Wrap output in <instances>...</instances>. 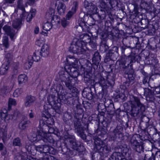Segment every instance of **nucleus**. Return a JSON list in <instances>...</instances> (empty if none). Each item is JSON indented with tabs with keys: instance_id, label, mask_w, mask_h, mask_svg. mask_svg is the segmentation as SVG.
<instances>
[{
	"instance_id": "ea45409f",
	"label": "nucleus",
	"mask_w": 160,
	"mask_h": 160,
	"mask_svg": "<svg viewBox=\"0 0 160 160\" xmlns=\"http://www.w3.org/2000/svg\"><path fill=\"white\" fill-rule=\"evenodd\" d=\"M80 38L82 39V41L84 42L85 43L89 42L91 41L90 36L87 34H83L81 35Z\"/></svg>"
},
{
	"instance_id": "dca6fc26",
	"label": "nucleus",
	"mask_w": 160,
	"mask_h": 160,
	"mask_svg": "<svg viewBox=\"0 0 160 160\" xmlns=\"http://www.w3.org/2000/svg\"><path fill=\"white\" fill-rule=\"evenodd\" d=\"M131 109L128 113L132 117H137L139 114L141 115L143 114L144 112H142L140 111V108L137 107H135L131 105Z\"/></svg>"
},
{
	"instance_id": "a211bd4d",
	"label": "nucleus",
	"mask_w": 160,
	"mask_h": 160,
	"mask_svg": "<svg viewBox=\"0 0 160 160\" xmlns=\"http://www.w3.org/2000/svg\"><path fill=\"white\" fill-rule=\"evenodd\" d=\"M68 64L66 65L73 66L74 67H77L78 60L74 57L71 55H68L67 57Z\"/></svg>"
},
{
	"instance_id": "39448f33",
	"label": "nucleus",
	"mask_w": 160,
	"mask_h": 160,
	"mask_svg": "<svg viewBox=\"0 0 160 160\" xmlns=\"http://www.w3.org/2000/svg\"><path fill=\"white\" fill-rule=\"evenodd\" d=\"M59 78L61 82H65L66 87L71 91L72 92H76L77 90V88L73 86V84L72 82L74 80L70 78L68 73L62 71L59 72Z\"/></svg>"
},
{
	"instance_id": "6e6d98bb",
	"label": "nucleus",
	"mask_w": 160,
	"mask_h": 160,
	"mask_svg": "<svg viewBox=\"0 0 160 160\" xmlns=\"http://www.w3.org/2000/svg\"><path fill=\"white\" fill-rule=\"evenodd\" d=\"M44 145H41L35 146L36 150L37 151L40 153H43Z\"/></svg>"
},
{
	"instance_id": "680f3d73",
	"label": "nucleus",
	"mask_w": 160,
	"mask_h": 160,
	"mask_svg": "<svg viewBox=\"0 0 160 160\" xmlns=\"http://www.w3.org/2000/svg\"><path fill=\"white\" fill-rule=\"evenodd\" d=\"M35 10H32V11L33 12L32 13H31L30 15L29 14L27 18V21H30L31 19H32V18L34 17L35 16V13L34 12V11H35Z\"/></svg>"
},
{
	"instance_id": "a18cd8bd",
	"label": "nucleus",
	"mask_w": 160,
	"mask_h": 160,
	"mask_svg": "<svg viewBox=\"0 0 160 160\" xmlns=\"http://www.w3.org/2000/svg\"><path fill=\"white\" fill-rule=\"evenodd\" d=\"M52 28V25L48 22L45 23L43 25V29L46 31H49Z\"/></svg>"
},
{
	"instance_id": "bb28decb",
	"label": "nucleus",
	"mask_w": 160,
	"mask_h": 160,
	"mask_svg": "<svg viewBox=\"0 0 160 160\" xmlns=\"http://www.w3.org/2000/svg\"><path fill=\"white\" fill-rule=\"evenodd\" d=\"M40 56H41V53L39 50H36L34 52L33 56H30L28 57L30 60H33V61L37 62L40 58Z\"/></svg>"
},
{
	"instance_id": "473e14b6",
	"label": "nucleus",
	"mask_w": 160,
	"mask_h": 160,
	"mask_svg": "<svg viewBox=\"0 0 160 160\" xmlns=\"http://www.w3.org/2000/svg\"><path fill=\"white\" fill-rule=\"evenodd\" d=\"M123 155L121 152L116 151L115 152L113 153L111 158H113L114 157L116 160H122L123 158L122 157Z\"/></svg>"
},
{
	"instance_id": "2eb2a0df",
	"label": "nucleus",
	"mask_w": 160,
	"mask_h": 160,
	"mask_svg": "<svg viewBox=\"0 0 160 160\" xmlns=\"http://www.w3.org/2000/svg\"><path fill=\"white\" fill-rule=\"evenodd\" d=\"M55 11L54 9L50 8L49 10L46 14V18L48 19H51V21L54 20L55 18H56L57 22H60L59 19V17L57 16H55Z\"/></svg>"
},
{
	"instance_id": "5fc2aeb1",
	"label": "nucleus",
	"mask_w": 160,
	"mask_h": 160,
	"mask_svg": "<svg viewBox=\"0 0 160 160\" xmlns=\"http://www.w3.org/2000/svg\"><path fill=\"white\" fill-rule=\"evenodd\" d=\"M16 101L15 99L12 98H10L8 101V110L9 111L11 109L10 105H15Z\"/></svg>"
},
{
	"instance_id": "0e129e2a",
	"label": "nucleus",
	"mask_w": 160,
	"mask_h": 160,
	"mask_svg": "<svg viewBox=\"0 0 160 160\" xmlns=\"http://www.w3.org/2000/svg\"><path fill=\"white\" fill-rule=\"evenodd\" d=\"M100 6L102 8V9H105L107 7V4L106 2L104 1V0L100 1Z\"/></svg>"
},
{
	"instance_id": "a19ab883",
	"label": "nucleus",
	"mask_w": 160,
	"mask_h": 160,
	"mask_svg": "<svg viewBox=\"0 0 160 160\" xmlns=\"http://www.w3.org/2000/svg\"><path fill=\"white\" fill-rule=\"evenodd\" d=\"M22 143L20 139L17 138L14 139L12 141V145L14 146H19L20 147L22 146Z\"/></svg>"
},
{
	"instance_id": "2f4dec72",
	"label": "nucleus",
	"mask_w": 160,
	"mask_h": 160,
	"mask_svg": "<svg viewBox=\"0 0 160 160\" xmlns=\"http://www.w3.org/2000/svg\"><path fill=\"white\" fill-rule=\"evenodd\" d=\"M9 67V64L5 63L3 64L0 68V73L3 75L6 73Z\"/></svg>"
},
{
	"instance_id": "052dcab7",
	"label": "nucleus",
	"mask_w": 160,
	"mask_h": 160,
	"mask_svg": "<svg viewBox=\"0 0 160 160\" xmlns=\"http://www.w3.org/2000/svg\"><path fill=\"white\" fill-rule=\"evenodd\" d=\"M90 89L91 91L90 93H88V95H87V98H91V99H92L93 96L94 95V93L92 91V90L93 89L95 91V90L94 87L90 88Z\"/></svg>"
},
{
	"instance_id": "e433bc0d",
	"label": "nucleus",
	"mask_w": 160,
	"mask_h": 160,
	"mask_svg": "<svg viewBox=\"0 0 160 160\" xmlns=\"http://www.w3.org/2000/svg\"><path fill=\"white\" fill-rule=\"evenodd\" d=\"M64 68L66 72H68L69 75L72 72H73L77 70V67H74L73 66L70 65H66Z\"/></svg>"
},
{
	"instance_id": "c9c22d12",
	"label": "nucleus",
	"mask_w": 160,
	"mask_h": 160,
	"mask_svg": "<svg viewBox=\"0 0 160 160\" xmlns=\"http://www.w3.org/2000/svg\"><path fill=\"white\" fill-rule=\"evenodd\" d=\"M28 80V78L24 74L20 75L18 78L19 84H22L26 82Z\"/></svg>"
},
{
	"instance_id": "7c9ffc66",
	"label": "nucleus",
	"mask_w": 160,
	"mask_h": 160,
	"mask_svg": "<svg viewBox=\"0 0 160 160\" xmlns=\"http://www.w3.org/2000/svg\"><path fill=\"white\" fill-rule=\"evenodd\" d=\"M115 150L118 152H120L122 153V155H125L128 151V149L126 147L122 146H118L115 148Z\"/></svg>"
},
{
	"instance_id": "49530a36",
	"label": "nucleus",
	"mask_w": 160,
	"mask_h": 160,
	"mask_svg": "<svg viewBox=\"0 0 160 160\" xmlns=\"http://www.w3.org/2000/svg\"><path fill=\"white\" fill-rule=\"evenodd\" d=\"M22 90L21 88H18L13 92V97L17 98L19 96L22 92Z\"/></svg>"
},
{
	"instance_id": "423d86ee",
	"label": "nucleus",
	"mask_w": 160,
	"mask_h": 160,
	"mask_svg": "<svg viewBox=\"0 0 160 160\" xmlns=\"http://www.w3.org/2000/svg\"><path fill=\"white\" fill-rule=\"evenodd\" d=\"M74 128L75 132L83 140L86 139L85 134L84 128L82 126L80 119L76 118L73 120Z\"/></svg>"
},
{
	"instance_id": "9b49d317",
	"label": "nucleus",
	"mask_w": 160,
	"mask_h": 160,
	"mask_svg": "<svg viewBox=\"0 0 160 160\" xmlns=\"http://www.w3.org/2000/svg\"><path fill=\"white\" fill-rule=\"evenodd\" d=\"M131 65H130V67L129 68L128 70L127 71H125L124 74L125 77L127 79L126 82L129 85L130 83L132 82H133V80L134 79V70L131 67Z\"/></svg>"
},
{
	"instance_id": "603ef678",
	"label": "nucleus",
	"mask_w": 160,
	"mask_h": 160,
	"mask_svg": "<svg viewBox=\"0 0 160 160\" xmlns=\"http://www.w3.org/2000/svg\"><path fill=\"white\" fill-rule=\"evenodd\" d=\"M5 57L6 58V60H7V62H6V63L8 64H10V62L12 59V55L11 53H8L6 55Z\"/></svg>"
},
{
	"instance_id": "f8f14e48",
	"label": "nucleus",
	"mask_w": 160,
	"mask_h": 160,
	"mask_svg": "<svg viewBox=\"0 0 160 160\" xmlns=\"http://www.w3.org/2000/svg\"><path fill=\"white\" fill-rule=\"evenodd\" d=\"M129 64L127 63L126 61L122 62L119 65H116L115 66V70L117 72H118L120 73H125V71H127L128 70Z\"/></svg>"
},
{
	"instance_id": "69168bd1",
	"label": "nucleus",
	"mask_w": 160,
	"mask_h": 160,
	"mask_svg": "<svg viewBox=\"0 0 160 160\" xmlns=\"http://www.w3.org/2000/svg\"><path fill=\"white\" fill-rule=\"evenodd\" d=\"M7 137V133L6 132H2L0 130V138L1 137L5 139Z\"/></svg>"
},
{
	"instance_id": "de8ad7c7",
	"label": "nucleus",
	"mask_w": 160,
	"mask_h": 160,
	"mask_svg": "<svg viewBox=\"0 0 160 160\" xmlns=\"http://www.w3.org/2000/svg\"><path fill=\"white\" fill-rule=\"evenodd\" d=\"M18 9L23 10L24 9V6L23 4V0H18L17 4Z\"/></svg>"
},
{
	"instance_id": "f3484780",
	"label": "nucleus",
	"mask_w": 160,
	"mask_h": 160,
	"mask_svg": "<svg viewBox=\"0 0 160 160\" xmlns=\"http://www.w3.org/2000/svg\"><path fill=\"white\" fill-rule=\"evenodd\" d=\"M30 123V121L28 120L27 117L23 116L19 124V127L20 129L24 130L28 126Z\"/></svg>"
},
{
	"instance_id": "a878e982",
	"label": "nucleus",
	"mask_w": 160,
	"mask_h": 160,
	"mask_svg": "<svg viewBox=\"0 0 160 160\" xmlns=\"http://www.w3.org/2000/svg\"><path fill=\"white\" fill-rule=\"evenodd\" d=\"M59 99L58 97H56L54 95H50L48 97V102L51 106L54 103H58Z\"/></svg>"
},
{
	"instance_id": "9d476101",
	"label": "nucleus",
	"mask_w": 160,
	"mask_h": 160,
	"mask_svg": "<svg viewBox=\"0 0 160 160\" xmlns=\"http://www.w3.org/2000/svg\"><path fill=\"white\" fill-rule=\"evenodd\" d=\"M123 129L122 125H117L111 132L112 137L113 139H118L120 140L122 139L123 134L122 132Z\"/></svg>"
},
{
	"instance_id": "ddd939ff",
	"label": "nucleus",
	"mask_w": 160,
	"mask_h": 160,
	"mask_svg": "<svg viewBox=\"0 0 160 160\" xmlns=\"http://www.w3.org/2000/svg\"><path fill=\"white\" fill-rule=\"evenodd\" d=\"M131 104L132 106L138 107L142 112L145 111L144 105L140 102V99L138 97L133 96V99L131 101Z\"/></svg>"
},
{
	"instance_id": "aec40b11",
	"label": "nucleus",
	"mask_w": 160,
	"mask_h": 160,
	"mask_svg": "<svg viewBox=\"0 0 160 160\" xmlns=\"http://www.w3.org/2000/svg\"><path fill=\"white\" fill-rule=\"evenodd\" d=\"M144 95L147 100L152 101L154 99L153 92L151 89L145 88Z\"/></svg>"
},
{
	"instance_id": "bf43d9fd",
	"label": "nucleus",
	"mask_w": 160,
	"mask_h": 160,
	"mask_svg": "<svg viewBox=\"0 0 160 160\" xmlns=\"http://www.w3.org/2000/svg\"><path fill=\"white\" fill-rule=\"evenodd\" d=\"M149 79L148 76H145L142 80V83L143 84H148L149 85Z\"/></svg>"
},
{
	"instance_id": "7ed1b4c3",
	"label": "nucleus",
	"mask_w": 160,
	"mask_h": 160,
	"mask_svg": "<svg viewBox=\"0 0 160 160\" xmlns=\"http://www.w3.org/2000/svg\"><path fill=\"white\" fill-rule=\"evenodd\" d=\"M70 48L73 53L79 54H83L87 49L86 43L84 42L77 38L74 39Z\"/></svg>"
},
{
	"instance_id": "c756f323",
	"label": "nucleus",
	"mask_w": 160,
	"mask_h": 160,
	"mask_svg": "<svg viewBox=\"0 0 160 160\" xmlns=\"http://www.w3.org/2000/svg\"><path fill=\"white\" fill-rule=\"evenodd\" d=\"M22 21L20 18L17 19L12 22V25L15 29L19 30L21 27L22 25Z\"/></svg>"
},
{
	"instance_id": "393cba45",
	"label": "nucleus",
	"mask_w": 160,
	"mask_h": 160,
	"mask_svg": "<svg viewBox=\"0 0 160 160\" xmlns=\"http://www.w3.org/2000/svg\"><path fill=\"white\" fill-rule=\"evenodd\" d=\"M40 130L44 133L49 132L50 133H54L55 131L54 128L48 125L43 126V127H40Z\"/></svg>"
},
{
	"instance_id": "4468645a",
	"label": "nucleus",
	"mask_w": 160,
	"mask_h": 160,
	"mask_svg": "<svg viewBox=\"0 0 160 160\" xmlns=\"http://www.w3.org/2000/svg\"><path fill=\"white\" fill-rule=\"evenodd\" d=\"M56 91L60 99V100H62L63 101H65L67 99L65 93H64V90L63 86L61 84H58L57 85Z\"/></svg>"
},
{
	"instance_id": "f704fd0d",
	"label": "nucleus",
	"mask_w": 160,
	"mask_h": 160,
	"mask_svg": "<svg viewBox=\"0 0 160 160\" xmlns=\"http://www.w3.org/2000/svg\"><path fill=\"white\" fill-rule=\"evenodd\" d=\"M101 56L99 53L98 52H96L93 55L92 58L93 61L96 63V64H98L101 61Z\"/></svg>"
},
{
	"instance_id": "f03ea898",
	"label": "nucleus",
	"mask_w": 160,
	"mask_h": 160,
	"mask_svg": "<svg viewBox=\"0 0 160 160\" xmlns=\"http://www.w3.org/2000/svg\"><path fill=\"white\" fill-rule=\"evenodd\" d=\"M94 149L102 157H107L108 154L111 151V148L107 145H105L103 141L98 137H95Z\"/></svg>"
},
{
	"instance_id": "e2e57ef3",
	"label": "nucleus",
	"mask_w": 160,
	"mask_h": 160,
	"mask_svg": "<svg viewBox=\"0 0 160 160\" xmlns=\"http://www.w3.org/2000/svg\"><path fill=\"white\" fill-rule=\"evenodd\" d=\"M79 73L77 70L73 72H72L69 75L72 78H77L78 76Z\"/></svg>"
},
{
	"instance_id": "8fccbe9b",
	"label": "nucleus",
	"mask_w": 160,
	"mask_h": 160,
	"mask_svg": "<svg viewBox=\"0 0 160 160\" xmlns=\"http://www.w3.org/2000/svg\"><path fill=\"white\" fill-rule=\"evenodd\" d=\"M59 100L60 99L59 98V99L58 100V103H54L53 104V105H51L53 107L54 109H55V111H56L58 110L60 108L61 104L60 102L62 100L63 101H64L62 100H60V101Z\"/></svg>"
},
{
	"instance_id": "4c0bfd02",
	"label": "nucleus",
	"mask_w": 160,
	"mask_h": 160,
	"mask_svg": "<svg viewBox=\"0 0 160 160\" xmlns=\"http://www.w3.org/2000/svg\"><path fill=\"white\" fill-rule=\"evenodd\" d=\"M42 140L46 143H53L54 142V140L52 136L49 135H46L43 138Z\"/></svg>"
},
{
	"instance_id": "c03bdc74",
	"label": "nucleus",
	"mask_w": 160,
	"mask_h": 160,
	"mask_svg": "<svg viewBox=\"0 0 160 160\" xmlns=\"http://www.w3.org/2000/svg\"><path fill=\"white\" fill-rule=\"evenodd\" d=\"M148 6L149 5L146 2L143 0H141L140 4V7L141 9L147 10L148 9Z\"/></svg>"
},
{
	"instance_id": "13d9d810",
	"label": "nucleus",
	"mask_w": 160,
	"mask_h": 160,
	"mask_svg": "<svg viewBox=\"0 0 160 160\" xmlns=\"http://www.w3.org/2000/svg\"><path fill=\"white\" fill-rule=\"evenodd\" d=\"M89 45L94 50H95L97 48V44L95 40L89 42Z\"/></svg>"
},
{
	"instance_id": "6ab92c4d",
	"label": "nucleus",
	"mask_w": 160,
	"mask_h": 160,
	"mask_svg": "<svg viewBox=\"0 0 160 160\" xmlns=\"http://www.w3.org/2000/svg\"><path fill=\"white\" fill-rule=\"evenodd\" d=\"M40 52L41 56L43 57H47L49 54V48L46 44H44L42 47Z\"/></svg>"
},
{
	"instance_id": "b1692460",
	"label": "nucleus",
	"mask_w": 160,
	"mask_h": 160,
	"mask_svg": "<svg viewBox=\"0 0 160 160\" xmlns=\"http://www.w3.org/2000/svg\"><path fill=\"white\" fill-rule=\"evenodd\" d=\"M36 100L35 98L32 96H27L26 98L25 105L26 107H29L31 106Z\"/></svg>"
},
{
	"instance_id": "37998d69",
	"label": "nucleus",
	"mask_w": 160,
	"mask_h": 160,
	"mask_svg": "<svg viewBox=\"0 0 160 160\" xmlns=\"http://www.w3.org/2000/svg\"><path fill=\"white\" fill-rule=\"evenodd\" d=\"M33 62V60L29 59V58H28V62L25 63L24 64V68L26 69H29L32 66Z\"/></svg>"
},
{
	"instance_id": "cd10ccee",
	"label": "nucleus",
	"mask_w": 160,
	"mask_h": 160,
	"mask_svg": "<svg viewBox=\"0 0 160 160\" xmlns=\"http://www.w3.org/2000/svg\"><path fill=\"white\" fill-rule=\"evenodd\" d=\"M66 9L65 5L62 2H59L57 7V10L58 13L61 15L64 14Z\"/></svg>"
},
{
	"instance_id": "864d4df0",
	"label": "nucleus",
	"mask_w": 160,
	"mask_h": 160,
	"mask_svg": "<svg viewBox=\"0 0 160 160\" xmlns=\"http://www.w3.org/2000/svg\"><path fill=\"white\" fill-rule=\"evenodd\" d=\"M152 157L153 160H160V151H157L155 155L152 154Z\"/></svg>"
},
{
	"instance_id": "338daca9",
	"label": "nucleus",
	"mask_w": 160,
	"mask_h": 160,
	"mask_svg": "<svg viewBox=\"0 0 160 160\" xmlns=\"http://www.w3.org/2000/svg\"><path fill=\"white\" fill-rule=\"evenodd\" d=\"M62 25L63 27H66L68 24V22L65 20V18L63 20H62L61 21Z\"/></svg>"
},
{
	"instance_id": "79ce46f5",
	"label": "nucleus",
	"mask_w": 160,
	"mask_h": 160,
	"mask_svg": "<svg viewBox=\"0 0 160 160\" xmlns=\"http://www.w3.org/2000/svg\"><path fill=\"white\" fill-rule=\"evenodd\" d=\"M7 112V111H6L3 114H2V117L3 116V119H4V121L6 122H9V120L11 119H12L13 117L12 116L10 115H7L6 114V113Z\"/></svg>"
},
{
	"instance_id": "1a4fd4ad",
	"label": "nucleus",
	"mask_w": 160,
	"mask_h": 160,
	"mask_svg": "<svg viewBox=\"0 0 160 160\" xmlns=\"http://www.w3.org/2000/svg\"><path fill=\"white\" fill-rule=\"evenodd\" d=\"M130 143L131 147L136 151L139 153L143 151L144 147L143 145L138 142L134 137H132Z\"/></svg>"
},
{
	"instance_id": "09e8293b",
	"label": "nucleus",
	"mask_w": 160,
	"mask_h": 160,
	"mask_svg": "<svg viewBox=\"0 0 160 160\" xmlns=\"http://www.w3.org/2000/svg\"><path fill=\"white\" fill-rule=\"evenodd\" d=\"M39 136H38L37 134L35 133H32L30 136L29 138L31 142H35L38 140V137Z\"/></svg>"
},
{
	"instance_id": "6e6552de",
	"label": "nucleus",
	"mask_w": 160,
	"mask_h": 160,
	"mask_svg": "<svg viewBox=\"0 0 160 160\" xmlns=\"http://www.w3.org/2000/svg\"><path fill=\"white\" fill-rule=\"evenodd\" d=\"M114 78L110 76L107 77V82L105 79L101 76L98 80V83L102 88V90L104 91L107 89L109 86L112 87L114 84Z\"/></svg>"
},
{
	"instance_id": "20e7f679",
	"label": "nucleus",
	"mask_w": 160,
	"mask_h": 160,
	"mask_svg": "<svg viewBox=\"0 0 160 160\" xmlns=\"http://www.w3.org/2000/svg\"><path fill=\"white\" fill-rule=\"evenodd\" d=\"M65 143L69 145L72 148L79 152L85 151V148L80 142L76 141L74 136L69 135L65 138Z\"/></svg>"
},
{
	"instance_id": "58836bf2",
	"label": "nucleus",
	"mask_w": 160,
	"mask_h": 160,
	"mask_svg": "<svg viewBox=\"0 0 160 160\" xmlns=\"http://www.w3.org/2000/svg\"><path fill=\"white\" fill-rule=\"evenodd\" d=\"M146 63L148 65H151L152 66L156 65L158 62V60L152 58H149L148 60H146Z\"/></svg>"
},
{
	"instance_id": "774afa93",
	"label": "nucleus",
	"mask_w": 160,
	"mask_h": 160,
	"mask_svg": "<svg viewBox=\"0 0 160 160\" xmlns=\"http://www.w3.org/2000/svg\"><path fill=\"white\" fill-rule=\"evenodd\" d=\"M84 81L86 83L89 82L90 81V76L89 75H87V76H84Z\"/></svg>"
},
{
	"instance_id": "f257e3e1",
	"label": "nucleus",
	"mask_w": 160,
	"mask_h": 160,
	"mask_svg": "<svg viewBox=\"0 0 160 160\" xmlns=\"http://www.w3.org/2000/svg\"><path fill=\"white\" fill-rule=\"evenodd\" d=\"M84 6L85 8L89 10L90 12L92 13V15L89 14L87 15V16H89L88 17V19L89 21L93 20V21L98 20L97 17H98L99 19H104L106 16V13L105 9H101L100 12L98 13L94 14L97 12L98 8L96 6L91 2H88L86 1L85 2Z\"/></svg>"
},
{
	"instance_id": "72a5a7b5",
	"label": "nucleus",
	"mask_w": 160,
	"mask_h": 160,
	"mask_svg": "<svg viewBox=\"0 0 160 160\" xmlns=\"http://www.w3.org/2000/svg\"><path fill=\"white\" fill-rule=\"evenodd\" d=\"M108 49V46L107 44L105 41H103L101 42L100 46V50L102 52H105Z\"/></svg>"
},
{
	"instance_id": "5701e85b",
	"label": "nucleus",
	"mask_w": 160,
	"mask_h": 160,
	"mask_svg": "<svg viewBox=\"0 0 160 160\" xmlns=\"http://www.w3.org/2000/svg\"><path fill=\"white\" fill-rule=\"evenodd\" d=\"M3 29L7 34L10 36L11 39H12L16 34L14 30L11 29L10 27L7 25L5 26Z\"/></svg>"
},
{
	"instance_id": "c85d7f7f",
	"label": "nucleus",
	"mask_w": 160,
	"mask_h": 160,
	"mask_svg": "<svg viewBox=\"0 0 160 160\" xmlns=\"http://www.w3.org/2000/svg\"><path fill=\"white\" fill-rule=\"evenodd\" d=\"M43 149V153H49L50 154H54L55 153V151L54 148L48 145H44Z\"/></svg>"
},
{
	"instance_id": "0eeeda50",
	"label": "nucleus",
	"mask_w": 160,
	"mask_h": 160,
	"mask_svg": "<svg viewBox=\"0 0 160 160\" xmlns=\"http://www.w3.org/2000/svg\"><path fill=\"white\" fill-rule=\"evenodd\" d=\"M54 123V120L51 117L50 114L46 110L43 111L39 121V128L45 125H52Z\"/></svg>"
},
{
	"instance_id": "412c9836",
	"label": "nucleus",
	"mask_w": 160,
	"mask_h": 160,
	"mask_svg": "<svg viewBox=\"0 0 160 160\" xmlns=\"http://www.w3.org/2000/svg\"><path fill=\"white\" fill-rule=\"evenodd\" d=\"M61 148L62 154H65L69 157H72L74 155L73 151L70 150L65 145L62 146Z\"/></svg>"
},
{
	"instance_id": "4d7b16f0",
	"label": "nucleus",
	"mask_w": 160,
	"mask_h": 160,
	"mask_svg": "<svg viewBox=\"0 0 160 160\" xmlns=\"http://www.w3.org/2000/svg\"><path fill=\"white\" fill-rule=\"evenodd\" d=\"M108 1L112 7L118 6V3L117 0H110Z\"/></svg>"
},
{
	"instance_id": "3c124183",
	"label": "nucleus",
	"mask_w": 160,
	"mask_h": 160,
	"mask_svg": "<svg viewBox=\"0 0 160 160\" xmlns=\"http://www.w3.org/2000/svg\"><path fill=\"white\" fill-rule=\"evenodd\" d=\"M2 42L3 45L6 48H8L9 47L8 38V37L5 36L3 37Z\"/></svg>"
},
{
	"instance_id": "4be33fe9",
	"label": "nucleus",
	"mask_w": 160,
	"mask_h": 160,
	"mask_svg": "<svg viewBox=\"0 0 160 160\" xmlns=\"http://www.w3.org/2000/svg\"><path fill=\"white\" fill-rule=\"evenodd\" d=\"M73 7L72 8L71 11L68 12L66 16V19L69 20L73 15L76 12L78 6V3L77 1L73 2Z\"/></svg>"
}]
</instances>
